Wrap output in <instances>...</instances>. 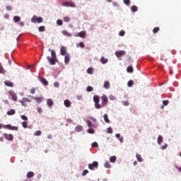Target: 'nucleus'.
Wrapping results in <instances>:
<instances>
[{
	"label": "nucleus",
	"instance_id": "680f3d73",
	"mask_svg": "<svg viewBox=\"0 0 181 181\" xmlns=\"http://www.w3.org/2000/svg\"><path fill=\"white\" fill-rule=\"evenodd\" d=\"M166 148H168V144H165V146H163L162 147H161V149H166Z\"/></svg>",
	"mask_w": 181,
	"mask_h": 181
},
{
	"label": "nucleus",
	"instance_id": "ddd939ff",
	"mask_svg": "<svg viewBox=\"0 0 181 181\" xmlns=\"http://www.w3.org/2000/svg\"><path fill=\"white\" fill-rule=\"evenodd\" d=\"M64 63L65 64H69L70 63V54H67L64 57Z\"/></svg>",
	"mask_w": 181,
	"mask_h": 181
},
{
	"label": "nucleus",
	"instance_id": "9b49d317",
	"mask_svg": "<svg viewBox=\"0 0 181 181\" xmlns=\"http://www.w3.org/2000/svg\"><path fill=\"white\" fill-rule=\"evenodd\" d=\"M8 93L13 101H18V96L16 95V93L13 91H9Z\"/></svg>",
	"mask_w": 181,
	"mask_h": 181
},
{
	"label": "nucleus",
	"instance_id": "e433bc0d",
	"mask_svg": "<svg viewBox=\"0 0 181 181\" xmlns=\"http://www.w3.org/2000/svg\"><path fill=\"white\" fill-rule=\"evenodd\" d=\"M93 90H94V88L92 86H88L86 88V91H88V93L93 91Z\"/></svg>",
	"mask_w": 181,
	"mask_h": 181
},
{
	"label": "nucleus",
	"instance_id": "423d86ee",
	"mask_svg": "<svg viewBox=\"0 0 181 181\" xmlns=\"http://www.w3.org/2000/svg\"><path fill=\"white\" fill-rule=\"evenodd\" d=\"M125 54H127V52L124 50L117 51L115 52V56L117 57V59L122 57V56H125Z\"/></svg>",
	"mask_w": 181,
	"mask_h": 181
},
{
	"label": "nucleus",
	"instance_id": "bf43d9fd",
	"mask_svg": "<svg viewBox=\"0 0 181 181\" xmlns=\"http://www.w3.org/2000/svg\"><path fill=\"white\" fill-rule=\"evenodd\" d=\"M37 112H39V114H42V112H43V111L42 110V108L37 107Z\"/></svg>",
	"mask_w": 181,
	"mask_h": 181
},
{
	"label": "nucleus",
	"instance_id": "ea45409f",
	"mask_svg": "<svg viewBox=\"0 0 181 181\" xmlns=\"http://www.w3.org/2000/svg\"><path fill=\"white\" fill-rule=\"evenodd\" d=\"M132 86H134V81L130 80L128 82V87H132Z\"/></svg>",
	"mask_w": 181,
	"mask_h": 181
},
{
	"label": "nucleus",
	"instance_id": "39448f33",
	"mask_svg": "<svg viewBox=\"0 0 181 181\" xmlns=\"http://www.w3.org/2000/svg\"><path fill=\"white\" fill-rule=\"evenodd\" d=\"M4 128H7V129H10L11 131H18L19 129V127L16 126H12L11 124L4 125Z\"/></svg>",
	"mask_w": 181,
	"mask_h": 181
},
{
	"label": "nucleus",
	"instance_id": "412c9836",
	"mask_svg": "<svg viewBox=\"0 0 181 181\" xmlns=\"http://www.w3.org/2000/svg\"><path fill=\"white\" fill-rule=\"evenodd\" d=\"M103 87L106 90H107V88H110V81H105Z\"/></svg>",
	"mask_w": 181,
	"mask_h": 181
},
{
	"label": "nucleus",
	"instance_id": "a878e982",
	"mask_svg": "<svg viewBox=\"0 0 181 181\" xmlns=\"http://www.w3.org/2000/svg\"><path fill=\"white\" fill-rule=\"evenodd\" d=\"M127 73H134V68L132 67V66H128L127 69Z\"/></svg>",
	"mask_w": 181,
	"mask_h": 181
},
{
	"label": "nucleus",
	"instance_id": "aec40b11",
	"mask_svg": "<svg viewBox=\"0 0 181 181\" xmlns=\"http://www.w3.org/2000/svg\"><path fill=\"white\" fill-rule=\"evenodd\" d=\"M35 176V173L32 171H30L27 173L28 179H30V177H33Z\"/></svg>",
	"mask_w": 181,
	"mask_h": 181
},
{
	"label": "nucleus",
	"instance_id": "4be33fe9",
	"mask_svg": "<svg viewBox=\"0 0 181 181\" xmlns=\"http://www.w3.org/2000/svg\"><path fill=\"white\" fill-rule=\"evenodd\" d=\"M16 113V111H15V110L11 109V110L7 112V115H15V114Z\"/></svg>",
	"mask_w": 181,
	"mask_h": 181
},
{
	"label": "nucleus",
	"instance_id": "b1692460",
	"mask_svg": "<svg viewBox=\"0 0 181 181\" xmlns=\"http://www.w3.org/2000/svg\"><path fill=\"white\" fill-rule=\"evenodd\" d=\"M136 158L139 162H143L144 159H142V157L141 156V154L136 153Z\"/></svg>",
	"mask_w": 181,
	"mask_h": 181
},
{
	"label": "nucleus",
	"instance_id": "f3484780",
	"mask_svg": "<svg viewBox=\"0 0 181 181\" xmlns=\"http://www.w3.org/2000/svg\"><path fill=\"white\" fill-rule=\"evenodd\" d=\"M100 62L103 64H106V63H108V59L104 57H102L100 58Z\"/></svg>",
	"mask_w": 181,
	"mask_h": 181
},
{
	"label": "nucleus",
	"instance_id": "4d7b16f0",
	"mask_svg": "<svg viewBox=\"0 0 181 181\" xmlns=\"http://www.w3.org/2000/svg\"><path fill=\"white\" fill-rule=\"evenodd\" d=\"M88 134H94V129H88Z\"/></svg>",
	"mask_w": 181,
	"mask_h": 181
},
{
	"label": "nucleus",
	"instance_id": "f03ea898",
	"mask_svg": "<svg viewBox=\"0 0 181 181\" xmlns=\"http://www.w3.org/2000/svg\"><path fill=\"white\" fill-rule=\"evenodd\" d=\"M49 52H51L52 58H50V57H47V60H48V62L51 66H54L56 62H57L56 52L54 50H51L50 49H49Z\"/></svg>",
	"mask_w": 181,
	"mask_h": 181
},
{
	"label": "nucleus",
	"instance_id": "f257e3e1",
	"mask_svg": "<svg viewBox=\"0 0 181 181\" xmlns=\"http://www.w3.org/2000/svg\"><path fill=\"white\" fill-rule=\"evenodd\" d=\"M93 101L95 103V108L100 110V108H102V107H105V105L108 104V97H107L105 95H103L101 97L102 105H100V97H98V95L93 96Z\"/></svg>",
	"mask_w": 181,
	"mask_h": 181
},
{
	"label": "nucleus",
	"instance_id": "72a5a7b5",
	"mask_svg": "<svg viewBox=\"0 0 181 181\" xmlns=\"http://www.w3.org/2000/svg\"><path fill=\"white\" fill-rule=\"evenodd\" d=\"M34 135L35 136H40V135H42V132L38 130V131H36L35 133H34Z\"/></svg>",
	"mask_w": 181,
	"mask_h": 181
},
{
	"label": "nucleus",
	"instance_id": "09e8293b",
	"mask_svg": "<svg viewBox=\"0 0 181 181\" xmlns=\"http://www.w3.org/2000/svg\"><path fill=\"white\" fill-rule=\"evenodd\" d=\"M21 119L24 121H28V117H26L25 115H21Z\"/></svg>",
	"mask_w": 181,
	"mask_h": 181
},
{
	"label": "nucleus",
	"instance_id": "69168bd1",
	"mask_svg": "<svg viewBox=\"0 0 181 181\" xmlns=\"http://www.w3.org/2000/svg\"><path fill=\"white\" fill-rule=\"evenodd\" d=\"M25 23H23V22H20L19 23V25L20 26H24Z\"/></svg>",
	"mask_w": 181,
	"mask_h": 181
},
{
	"label": "nucleus",
	"instance_id": "393cba45",
	"mask_svg": "<svg viewBox=\"0 0 181 181\" xmlns=\"http://www.w3.org/2000/svg\"><path fill=\"white\" fill-rule=\"evenodd\" d=\"M163 142V137H162L161 135H159L158 137V145H160V144Z\"/></svg>",
	"mask_w": 181,
	"mask_h": 181
},
{
	"label": "nucleus",
	"instance_id": "f8f14e48",
	"mask_svg": "<svg viewBox=\"0 0 181 181\" xmlns=\"http://www.w3.org/2000/svg\"><path fill=\"white\" fill-rule=\"evenodd\" d=\"M87 35V32H86V30L83 31H81L79 33H78L77 35L78 37H81L82 39H84V37H86V35Z\"/></svg>",
	"mask_w": 181,
	"mask_h": 181
},
{
	"label": "nucleus",
	"instance_id": "13d9d810",
	"mask_svg": "<svg viewBox=\"0 0 181 181\" xmlns=\"http://www.w3.org/2000/svg\"><path fill=\"white\" fill-rule=\"evenodd\" d=\"M6 9L7 11H12V6H7L6 7Z\"/></svg>",
	"mask_w": 181,
	"mask_h": 181
},
{
	"label": "nucleus",
	"instance_id": "8fccbe9b",
	"mask_svg": "<svg viewBox=\"0 0 181 181\" xmlns=\"http://www.w3.org/2000/svg\"><path fill=\"white\" fill-rule=\"evenodd\" d=\"M119 36H125V32L124 30H121L119 33Z\"/></svg>",
	"mask_w": 181,
	"mask_h": 181
},
{
	"label": "nucleus",
	"instance_id": "c03bdc74",
	"mask_svg": "<svg viewBox=\"0 0 181 181\" xmlns=\"http://www.w3.org/2000/svg\"><path fill=\"white\" fill-rule=\"evenodd\" d=\"M78 47H81V49H84L86 47V45L83 42H79Z\"/></svg>",
	"mask_w": 181,
	"mask_h": 181
},
{
	"label": "nucleus",
	"instance_id": "bb28decb",
	"mask_svg": "<svg viewBox=\"0 0 181 181\" xmlns=\"http://www.w3.org/2000/svg\"><path fill=\"white\" fill-rule=\"evenodd\" d=\"M88 74H93L94 73V69L90 67L87 69Z\"/></svg>",
	"mask_w": 181,
	"mask_h": 181
},
{
	"label": "nucleus",
	"instance_id": "f704fd0d",
	"mask_svg": "<svg viewBox=\"0 0 181 181\" xmlns=\"http://www.w3.org/2000/svg\"><path fill=\"white\" fill-rule=\"evenodd\" d=\"M160 30V28L159 27H156L153 29V33L155 34V33H158Z\"/></svg>",
	"mask_w": 181,
	"mask_h": 181
},
{
	"label": "nucleus",
	"instance_id": "c756f323",
	"mask_svg": "<svg viewBox=\"0 0 181 181\" xmlns=\"http://www.w3.org/2000/svg\"><path fill=\"white\" fill-rule=\"evenodd\" d=\"M116 160H117V157L115 156H113L110 158V161L112 162V163H115Z\"/></svg>",
	"mask_w": 181,
	"mask_h": 181
},
{
	"label": "nucleus",
	"instance_id": "37998d69",
	"mask_svg": "<svg viewBox=\"0 0 181 181\" xmlns=\"http://www.w3.org/2000/svg\"><path fill=\"white\" fill-rule=\"evenodd\" d=\"M107 134H112V132H113L112 128L108 127L107 129Z\"/></svg>",
	"mask_w": 181,
	"mask_h": 181
},
{
	"label": "nucleus",
	"instance_id": "a211bd4d",
	"mask_svg": "<svg viewBox=\"0 0 181 181\" xmlns=\"http://www.w3.org/2000/svg\"><path fill=\"white\" fill-rule=\"evenodd\" d=\"M5 86H6L7 87H13V83L9 81H6L4 82Z\"/></svg>",
	"mask_w": 181,
	"mask_h": 181
},
{
	"label": "nucleus",
	"instance_id": "c85d7f7f",
	"mask_svg": "<svg viewBox=\"0 0 181 181\" xmlns=\"http://www.w3.org/2000/svg\"><path fill=\"white\" fill-rule=\"evenodd\" d=\"M75 130L76 131V132H81V131H83V127L77 126Z\"/></svg>",
	"mask_w": 181,
	"mask_h": 181
},
{
	"label": "nucleus",
	"instance_id": "864d4df0",
	"mask_svg": "<svg viewBox=\"0 0 181 181\" xmlns=\"http://www.w3.org/2000/svg\"><path fill=\"white\" fill-rule=\"evenodd\" d=\"M87 173H88V170H84L82 173V176H86V175H87Z\"/></svg>",
	"mask_w": 181,
	"mask_h": 181
},
{
	"label": "nucleus",
	"instance_id": "473e14b6",
	"mask_svg": "<svg viewBox=\"0 0 181 181\" xmlns=\"http://www.w3.org/2000/svg\"><path fill=\"white\" fill-rule=\"evenodd\" d=\"M131 9H132V12H137L138 11V7L136 6H132Z\"/></svg>",
	"mask_w": 181,
	"mask_h": 181
},
{
	"label": "nucleus",
	"instance_id": "c9c22d12",
	"mask_svg": "<svg viewBox=\"0 0 181 181\" xmlns=\"http://www.w3.org/2000/svg\"><path fill=\"white\" fill-rule=\"evenodd\" d=\"M124 4L129 6V5H131V0H124Z\"/></svg>",
	"mask_w": 181,
	"mask_h": 181
},
{
	"label": "nucleus",
	"instance_id": "58836bf2",
	"mask_svg": "<svg viewBox=\"0 0 181 181\" xmlns=\"http://www.w3.org/2000/svg\"><path fill=\"white\" fill-rule=\"evenodd\" d=\"M105 168H107V169H110V168H111V164H110L109 162H106L105 163Z\"/></svg>",
	"mask_w": 181,
	"mask_h": 181
},
{
	"label": "nucleus",
	"instance_id": "de8ad7c7",
	"mask_svg": "<svg viewBox=\"0 0 181 181\" xmlns=\"http://www.w3.org/2000/svg\"><path fill=\"white\" fill-rule=\"evenodd\" d=\"M93 148H98V144L97 142H94L92 144Z\"/></svg>",
	"mask_w": 181,
	"mask_h": 181
},
{
	"label": "nucleus",
	"instance_id": "338daca9",
	"mask_svg": "<svg viewBox=\"0 0 181 181\" xmlns=\"http://www.w3.org/2000/svg\"><path fill=\"white\" fill-rule=\"evenodd\" d=\"M47 138H48V139H52V134H49L47 136Z\"/></svg>",
	"mask_w": 181,
	"mask_h": 181
},
{
	"label": "nucleus",
	"instance_id": "7ed1b4c3",
	"mask_svg": "<svg viewBox=\"0 0 181 181\" xmlns=\"http://www.w3.org/2000/svg\"><path fill=\"white\" fill-rule=\"evenodd\" d=\"M31 22H33V23H42L43 22V18H42V17L37 18V16H34L31 18Z\"/></svg>",
	"mask_w": 181,
	"mask_h": 181
},
{
	"label": "nucleus",
	"instance_id": "20e7f679",
	"mask_svg": "<svg viewBox=\"0 0 181 181\" xmlns=\"http://www.w3.org/2000/svg\"><path fill=\"white\" fill-rule=\"evenodd\" d=\"M62 6H67V7L69 6L70 8H76V4H74L71 1H65V2L62 3Z\"/></svg>",
	"mask_w": 181,
	"mask_h": 181
},
{
	"label": "nucleus",
	"instance_id": "5701e85b",
	"mask_svg": "<svg viewBox=\"0 0 181 181\" xmlns=\"http://www.w3.org/2000/svg\"><path fill=\"white\" fill-rule=\"evenodd\" d=\"M47 105H48V107H52L53 106V100L52 99H48L47 100Z\"/></svg>",
	"mask_w": 181,
	"mask_h": 181
},
{
	"label": "nucleus",
	"instance_id": "79ce46f5",
	"mask_svg": "<svg viewBox=\"0 0 181 181\" xmlns=\"http://www.w3.org/2000/svg\"><path fill=\"white\" fill-rule=\"evenodd\" d=\"M122 104L125 107H128V105H129V102H128V100H124V101L122 102Z\"/></svg>",
	"mask_w": 181,
	"mask_h": 181
},
{
	"label": "nucleus",
	"instance_id": "0e129e2a",
	"mask_svg": "<svg viewBox=\"0 0 181 181\" xmlns=\"http://www.w3.org/2000/svg\"><path fill=\"white\" fill-rule=\"evenodd\" d=\"M33 67H35V65L28 66L27 69H32Z\"/></svg>",
	"mask_w": 181,
	"mask_h": 181
},
{
	"label": "nucleus",
	"instance_id": "6e6552de",
	"mask_svg": "<svg viewBox=\"0 0 181 181\" xmlns=\"http://www.w3.org/2000/svg\"><path fill=\"white\" fill-rule=\"evenodd\" d=\"M19 103H21L23 107H26L27 106L26 103H30V100L25 98H23L21 100H19Z\"/></svg>",
	"mask_w": 181,
	"mask_h": 181
},
{
	"label": "nucleus",
	"instance_id": "4468645a",
	"mask_svg": "<svg viewBox=\"0 0 181 181\" xmlns=\"http://www.w3.org/2000/svg\"><path fill=\"white\" fill-rule=\"evenodd\" d=\"M64 104L65 107H66L67 108H69V107H71V102H70L69 100H65L64 101Z\"/></svg>",
	"mask_w": 181,
	"mask_h": 181
},
{
	"label": "nucleus",
	"instance_id": "2eb2a0df",
	"mask_svg": "<svg viewBox=\"0 0 181 181\" xmlns=\"http://www.w3.org/2000/svg\"><path fill=\"white\" fill-rule=\"evenodd\" d=\"M62 35H64V36H66L67 37H71V33H69L67 30H63Z\"/></svg>",
	"mask_w": 181,
	"mask_h": 181
},
{
	"label": "nucleus",
	"instance_id": "6ab92c4d",
	"mask_svg": "<svg viewBox=\"0 0 181 181\" xmlns=\"http://www.w3.org/2000/svg\"><path fill=\"white\" fill-rule=\"evenodd\" d=\"M33 98H34V100L36 101V103H37V104H40V103H42V101H43V98L33 97Z\"/></svg>",
	"mask_w": 181,
	"mask_h": 181
},
{
	"label": "nucleus",
	"instance_id": "dca6fc26",
	"mask_svg": "<svg viewBox=\"0 0 181 181\" xmlns=\"http://www.w3.org/2000/svg\"><path fill=\"white\" fill-rule=\"evenodd\" d=\"M40 81L44 84V86H47L49 84V82L47 81V80H46V78H41L40 79Z\"/></svg>",
	"mask_w": 181,
	"mask_h": 181
},
{
	"label": "nucleus",
	"instance_id": "1a4fd4ad",
	"mask_svg": "<svg viewBox=\"0 0 181 181\" xmlns=\"http://www.w3.org/2000/svg\"><path fill=\"white\" fill-rule=\"evenodd\" d=\"M94 168H98V162L93 161V163L92 164H88V168L90 170H93V169H94Z\"/></svg>",
	"mask_w": 181,
	"mask_h": 181
},
{
	"label": "nucleus",
	"instance_id": "5fc2aeb1",
	"mask_svg": "<svg viewBox=\"0 0 181 181\" xmlns=\"http://www.w3.org/2000/svg\"><path fill=\"white\" fill-rule=\"evenodd\" d=\"M163 105H168V104H169V100H163Z\"/></svg>",
	"mask_w": 181,
	"mask_h": 181
},
{
	"label": "nucleus",
	"instance_id": "9d476101",
	"mask_svg": "<svg viewBox=\"0 0 181 181\" xmlns=\"http://www.w3.org/2000/svg\"><path fill=\"white\" fill-rule=\"evenodd\" d=\"M4 136L5 139H7V141H13V135H12L11 134H8L6 133H4Z\"/></svg>",
	"mask_w": 181,
	"mask_h": 181
},
{
	"label": "nucleus",
	"instance_id": "774afa93",
	"mask_svg": "<svg viewBox=\"0 0 181 181\" xmlns=\"http://www.w3.org/2000/svg\"><path fill=\"white\" fill-rule=\"evenodd\" d=\"M119 136H121V134H116V138H119Z\"/></svg>",
	"mask_w": 181,
	"mask_h": 181
},
{
	"label": "nucleus",
	"instance_id": "052dcab7",
	"mask_svg": "<svg viewBox=\"0 0 181 181\" xmlns=\"http://www.w3.org/2000/svg\"><path fill=\"white\" fill-rule=\"evenodd\" d=\"M54 87L58 88V87L60 86V84L59 83V82H55V83H54Z\"/></svg>",
	"mask_w": 181,
	"mask_h": 181
},
{
	"label": "nucleus",
	"instance_id": "49530a36",
	"mask_svg": "<svg viewBox=\"0 0 181 181\" xmlns=\"http://www.w3.org/2000/svg\"><path fill=\"white\" fill-rule=\"evenodd\" d=\"M22 125L24 128H28V123L26 122V121L23 122Z\"/></svg>",
	"mask_w": 181,
	"mask_h": 181
},
{
	"label": "nucleus",
	"instance_id": "2f4dec72",
	"mask_svg": "<svg viewBox=\"0 0 181 181\" xmlns=\"http://www.w3.org/2000/svg\"><path fill=\"white\" fill-rule=\"evenodd\" d=\"M39 32H45L46 30V27L42 25L38 28Z\"/></svg>",
	"mask_w": 181,
	"mask_h": 181
},
{
	"label": "nucleus",
	"instance_id": "3c124183",
	"mask_svg": "<svg viewBox=\"0 0 181 181\" xmlns=\"http://www.w3.org/2000/svg\"><path fill=\"white\" fill-rule=\"evenodd\" d=\"M36 93V89L35 88H33L30 89V93L35 94Z\"/></svg>",
	"mask_w": 181,
	"mask_h": 181
},
{
	"label": "nucleus",
	"instance_id": "6e6d98bb",
	"mask_svg": "<svg viewBox=\"0 0 181 181\" xmlns=\"http://www.w3.org/2000/svg\"><path fill=\"white\" fill-rule=\"evenodd\" d=\"M0 73L1 74H4L5 73V70H4V68L2 66H0Z\"/></svg>",
	"mask_w": 181,
	"mask_h": 181
},
{
	"label": "nucleus",
	"instance_id": "603ef678",
	"mask_svg": "<svg viewBox=\"0 0 181 181\" xmlns=\"http://www.w3.org/2000/svg\"><path fill=\"white\" fill-rule=\"evenodd\" d=\"M64 21L65 22H70V17H64Z\"/></svg>",
	"mask_w": 181,
	"mask_h": 181
},
{
	"label": "nucleus",
	"instance_id": "0eeeda50",
	"mask_svg": "<svg viewBox=\"0 0 181 181\" xmlns=\"http://www.w3.org/2000/svg\"><path fill=\"white\" fill-rule=\"evenodd\" d=\"M61 56H66L67 54V48L64 46H62L60 48Z\"/></svg>",
	"mask_w": 181,
	"mask_h": 181
},
{
	"label": "nucleus",
	"instance_id": "e2e57ef3",
	"mask_svg": "<svg viewBox=\"0 0 181 181\" xmlns=\"http://www.w3.org/2000/svg\"><path fill=\"white\" fill-rule=\"evenodd\" d=\"M175 168H176V169H178V170H179L180 172H181V168H179V167L177 166V165H175Z\"/></svg>",
	"mask_w": 181,
	"mask_h": 181
},
{
	"label": "nucleus",
	"instance_id": "4c0bfd02",
	"mask_svg": "<svg viewBox=\"0 0 181 181\" xmlns=\"http://www.w3.org/2000/svg\"><path fill=\"white\" fill-rule=\"evenodd\" d=\"M87 124H88V127L89 128H93V122H91V121L88 120V121H87Z\"/></svg>",
	"mask_w": 181,
	"mask_h": 181
},
{
	"label": "nucleus",
	"instance_id": "7c9ffc66",
	"mask_svg": "<svg viewBox=\"0 0 181 181\" xmlns=\"http://www.w3.org/2000/svg\"><path fill=\"white\" fill-rule=\"evenodd\" d=\"M104 119L107 122V124H110V119H108V115H104Z\"/></svg>",
	"mask_w": 181,
	"mask_h": 181
},
{
	"label": "nucleus",
	"instance_id": "a18cd8bd",
	"mask_svg": "<svg viewBox=\"0 0 181 181\" xmlns=\"http://www.w3.org/2000/svg\"><path fill=\"white\" fill-rule=\"evenodd\" d=\"M109 100H110V101H114V100H115V96L112 95H109Z\"/></svg>",
	"mask_w": 181,
	"mask_h": 181
},
{
	"label": "nucleus",
	"instance_id": "cd10ccee",
	"mask_svg": "<svg viewBox=\"0 0 181 181\" xmlns=\"http://www.w3.org/2000/svg\"><path fill=\"white\" fill-rule=\"evenodd\" d=\"M13 21L16 23L21 22V17H19L18 16H16L13 17Z\"/></svg>",
	"mask_w": 181,
	"mask_h": 181
},
{
	"label": "nucleus",
	"instance_id": "a19ab883",
	"mask_svg": "<svg viewBox=\"0 0 181 181\" xmlns=\"http://www.w3.org/2000/svg\"><path fill=\"white\" fill-rule=\"evenodd\" d=\"M57 24L58 25V26H62V25H63V21L57 20Z\"/></svg>",
	"mask_w": 181,
	"mask_h": 181
}]
</instances>
